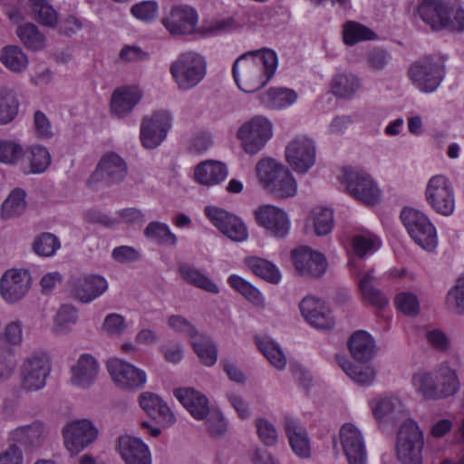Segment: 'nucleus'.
<instances>
[{
    "label": "nucleus",
    "instance_id": "obj_49",
    "mask_svg": "<svg viewBox=\"0 0 464 464\" xmlns=\"http://www.w3.org/2000/svg\"><path fill=\"white\" fill-rule=\"evenodd\" d=\"M286 169L284 165L272 159L261 160L256 165L258 179L267 189L278 179L279 174Z\"/></svg>",
    "mask_w": 464,
    "mask_h": 464
},
{
    "label": "nucleus",
    "instance_id": "obj_30",
    "mask_svg": "<svg viewBox=\"0 0 464 464\" xmlns=\"http://www.w3.org/2000/svg\"><path fill=\"white\" fill-rule=\"evenodd\" d=\"M285 431L295 454L300 458H308L311 453V449L305 428L296 420L291 417H285Z\"/></svg>",
    "mask_w": 464,
    "mask_h": 464
},
{
    "label": "nucleus",
    "instance_id": "obj_25",
    "mask_svg": "<svg viewBox=\"0 0 464 464\" xmlns=\"http://www.w3.org/2000/svg\"><path fill=\"white\" fill-rule=\"evenodd\" d=\"M450 12V5L443 0H423L418 7L420 19L436 31L446 29Z\"/></svg>",
    "mask_w": 464,
    "mask_h": 464
},
{
    "label": "nucleus",
    "instance_id": "obj_19",
    "mask_svg": "<svg viewBox=\"0 0 464 464\" xmlns=\"http://www.w3.org/2000/svg\"><path fill=\"white\" fill-rule=\"evenodd\" d=\"M258 226L266 229L276 237H284L288 234L290 223L286 213L275 206L264 205L254 212Z\"/></svg>",
    "mask_w": 464,
    "mask_h": 464
},
{
    "label": "nucleus",
    "instance_id": "obj_57",
    "mask_svg": "<svg viewBox=\"0 0 464 464\" xmlns=\"http://www.w3.org/2000/svg\"><path fill=\"white\" fill-rule=\"evenodd\" d=\"M312 216L314 230L318 236L326 235L332 230L334 224V214L331 209L317 207L314 208Z\"/></svg>",
    "mask_w": 464,
    "mask_h": 464
},
{
    "label": "nucleus",
    "instance_id": "obj_26",
    "mask_svg": "<svg viewBox=\"0 0 464 464\" xmlns=\"http://www.w3.org/2000/svg\"><path fill=\"white\" fill-rule=\"evenodd\" d=\"M142 97L141 90L136 86L119 87L111 97V112L117 118H124L132 111Z\"/></svg>",
    "mask_w": 464,
    "mask_h": 464
},
{
    "label": "nucleus",
    "instance_id": "obj_41",
    "mask_svg": "<svg viewBox=\"0 0 464 464\" xmlns=\"http://www.w3.org/2000/svg\"><path fill=\"white\" fill-rule=\"evenodd\" d=\"M245 264L255 275L270 283L276 284L280 281V272L275 265L266 259L250 256L245 259Z\"/></svg>",
    "mask_w": 464,
    "mask_h": 464
},
{
    "label": "nucleus",
    "instance_id": "obj_4",
    "mask_svg": "<svg viewBox=\"0 0 464 464\" xmlns=\"http://www.w3.org/2000/svg\"><path fill=\"white\" fill-rule=\"evenodd\" d=\"M401 219L417 245L427 251L436 248V229L424 213L412 208H405L401 213Z\"/></svg>",
    "mask_w": 464,
    "mask_h": 464
},
{
    "label": "nucleus",
    "instance_id": "obj_32",
    "mask_svg": "<svg viewBox=\"0 0 464 464\" xmlns=\"http://www.w3.org/2000/svg\"><path fill=\"white\" fill-rule=\"evenodd\" d=\"M349 350L355 361L367 363L375 355V343L368 333L358 331L350 337Z\"/></svg>",
    "mask_w": 464,
    "mask_h": 464
},
{
    "label": "nucleus",
    "instance_id": "obj_37",
    "mask_svg": "<svg viewBox=\"0 0 464 464\" xmlns=\"http://www.w3.org/2000/svg\"><path fill=\"white\" fill-rule=\"evenodd\" d=\"M179 271L182 278L188 284L211 294L219 293L218 286L196 267L188 264H182L179 266Z\"/></svg>",
    "mask_w": 464,
    "mask_h": 464
},
{
    "label": "nucleus",
    "instance_id": "obj_13",
    "mask_svg": "<svg viewBox=\"0 0 464 464\" xmlns=\"http://www.w3.org/2000/svg\"><path fill=\"white\" fill-rule=\"evenodd\" d=\"M65 448L73 455L92 444L98 437V430L87 419L72 420L63 429Z\"/></svg>",
    "mask_w": 464,
    "mask_h": 464
},
{
    "label": "nucleus",
    "instance_id": "obj_51",
    "mask_svg": "<svg viewBox=\"0 0 464 464\" xmlns=\"http://www.w3.org/2000/svg\"><path fill=\"white\" fill-rule=\"evenodd\" d=\"M256 344L267 361L276 369L285 367L286 358L277 343L267 338L257 339Z\"/></svg>",
    "mask_w": 464,
    "mask_h": 464
},
{
    "label": "nucleus",
    "instance_id": "obj_36",
    "mask_svg": "<svg viewBox=\"0 0 464 464\" xmlns=\"http://www.w3.org/2000/svg\"><path fill=\"white\" fill-rule=\"evenodd\" d=\"M24 160L28 167V172L33 174L44 173L52 162L49 150L43 145H32L24 150Z\"/></svg>",
    "mask_w": 464,
    "mask_h": 464
},
{
    "label": "nucleus",
    "instance_id": "obj_12",
    "mask_svg": "<svg viewBox=\"0 0 464 464\" xmlns=\"http://www.w3.org/2000/svg\"><path fill=\"white\" fill-rule=\"evenodd\" d=\"M204 212L212 225L230 240L244 242L247 239V227L237 216L213 206L206 207Z\"/></svg>",
    "mask_w": 464,
    "mask_h": 464
},
{
    "label": "nucleus",
    "instance_id": "obj_35",
    "mask_svg": "<svg viewBox=\"0 0 464 464\" xmlns=\"http://www.w3.org/2000/svg\"><path fill=\"white\" fill-rule=\"evenodd\" d=\"M337 362L342 370L349 376L354 382L368 386L371 385L376 376V372L372 366L366 363L355 365L348 359L343 356H337Z\"/></svg>",
    "mask_w": 464,
    "mask_h": 464
},
{
    "label": "nucleus",
    "instance_id": "obj_29",
    "mask_svg": "<svg viewBox=\"0 0 464 464\" xmlns=\"http://www.w3.org/2000/svg\"><path fill=\"white\" fill-rule=\"evenodd\" d=\"M175 397L197 420H203L209 413L208 401L205 395L193 388H179L174 391Z\"/></svg>",
    "mask_w": 464,
    "mask_h": 464
},
{
    "label": "nucleus",
    "instance_id": "obj_45",
    "mask_svg": "<svg viewBox=\"0 0 464 464\" xmlns=\"http://www.w3.org/2000/svg\"><path fill=\"white\" fill-rule=\"evenodd\" d=\"M0 62L14 72H23L28 65V59L23 50L15 45L3 48Z\"/></svg>",
    "mask_w": 464,
    "mask_h": 464
},
{
    "label": "nucleus",
    "instance_id": "obj_44",
    "mask_svg": "<svg viewBox=\"0 0 464 464\" xmlns=\"http://www.w3.org/2000/svg\"><path fill=\"white\" fill-rule=\"evenodd\" d=\"M77 318V310L72 305H62L53 318V332L57 335L70 333Z\"/></svg>",
    "mask_w": 464,
    "mask_h": 464
},
{
    "label": "nucleus",
    "instance_id": "obj_3",
    "mask_svg": "<svg viewBox=\"0 0 464 464\" xmlns=\"http://www.w3.org/2000/svg\"><path fill=\"white\" fill-rule=\"evenodd\" d=\"M169 72L179 89L188 91L196 87L206 76L207 62L198 53L186 52L171 63Z\"/></svg>",
    "mask_w": 464,
    "mask_h": 464
},
{
    "label": "nucleus",
    "instance_id": "obj_14",
    "mask_svg": "<svg viewBox=\"0 0 464 464\" xmlns=\"http://www.w3.org/2000/svg\"><path fill=\"white\" fill-rule=\"evenodd\" d=\"M343 181L349 193L367 205H373L380 199V190L369 174L362 169H345Z\"/></svg>",
    "mask_w": 464,
    "mask_h": 464
},
{
    "label": "nucleus",
    "instance_id": "obj_2",
    "mask_svg": "<svg viewBox=\"0 0 464 464\" xmlns=\"http://www.w3.org/2000/svg\"><path fill=\"white\" fill-rule=\"evenodd\" d=\"M412 383L416 391L428 400L451 396L459 389L456 372L447 364H441L434 373L419 371L413 375Z\"/></svg>",
    "mask_w": 464,
    "mask_h": 464
},
{
    "label": "nucleus",
    "instance_id": "obj_48",
    "mask_svg": "<svg viewBox=\"0 0 464 464\" xmlns=\"http://www.w3.org/2000/svg\"><path fill=\"white\" fill-rule=\"evenodd\" d=\"M238 27V23L232 16L217 17L203 20L198 33L201 34H218L232 32Z\"/></svg>",
    "mask_w": 464,
    "mask_h": 464
},
{
    "label": "nucleus",
    "instance_id": "obj_61",
    "mask_svg": "<svg viewBox=\"0 0 464 464\" xmlns=\"http://www.w3.org/2000/svg\"><path fill=\"white\" fill-rule=\"evenodd\" d=\"M448 307L457 314H464V277L458 279L455 286L447 295Z\"/></svg>",
    "mask_w": 464,
    "mask_h": 464
},
{
    "label": "nucleus",
    "instance_id": "obj_64",
    "mask_svg": "<svg viewBox=\"0 0 464 464\" xmlns=\"http://www.w3.org/2000/svg\"><path fill=\"white\" fill-rule=\"evenodd\" d=\"M168 324L175 332L184 334L192 340H196L199 335L196 328L185 317L181 315H171L169 317Z\"/></svg>",
    "mask_w": 464,
    "mask_h": 464
},
{
    "label": "nucleus",
    "instance_id": "obj_55",
    "mask_svg": "<svg viewBox=\"0 0 464 464\" xmlns=\"http://www.w3.org/2000/svg\"><path fill=\"white\" fill-rule=\"evenodd\" d=\"M19 102L11 91L0 92V124H7L17 114Z\"/></svg>",
    "mask_w": 464,
    "mask_h": 464
},
{
    "label": "nucleus",
    "instance_id": "obj_22",
    "mask_svg": "<svg viewBox=\"0 0 464 464\" xmlns=\"http://www.w3.org/2000/svg\"><path fill=\"white\" fill-rule=\"evenodd\" d=\"M299 307L302 316L312 326L318 329H330L334 325L331 311L323 300L307 295L301 301Z\"/></svg>",
    "mask_w": 464,
    "mask_h": 464
},
{
    "label": "nucleus",
    "instance_id": "obj_24",
    "mask_svg": "<svg viewBox=\"0 0 464 464\" xmlns=\"http://www.w3.org/2000/svg\"><path fill=\"white\" fill-rule=\"evenodd\" d=\"M117 450L125 464H151L148 446L139 438L121 435L117 440Z\"/></svg>",
    "mask_w": 464,
    "mask_h": 464
},
{
    "label": "nucleus",
    "instance_id": "obj_11",
    "mask_svg": "<svg viewBox=\"0 0 464 464\" xmlns=\"http://www.w3.org/2000/svg\"><path fill=\"white\" fill-rule=\"evenodd\" d=\"M237 135L245 151L248 154H256L272 137V124L267 119L256 116L245 122L238 129Z\"/></svg>",
    "mask_w": 464,
    "mask_h": 464
},
{
    "label": "nucleus",
    "instance_id": "obj_40",
    "mask_svg": "<svg viewBox=\"0 0 464 464\" xmlns=\"http://www.w3.org/2000/svg\"><path fill=\"white\" fill-rule=\"evenodd\" d=\"M297 99L295 91L288 88H271L262 96V102L273 109H283L293 104Z\"/></svg>",
    "mask_w": 464,
    "mask_h": 464
},
{
    "label": "nucleus",
    "instance_id": "obj_20",
    "mask_svg": "<svg viewBox=\"0 0 464 464\" xmlns=\"http://www.w3.org/2000/svg\"><path fill=\"white\" fill-rule=\"evenodd\" d=\"M340 439L349 464H366L367 455L361 430L352 423H345L340 430Z\"/></svg>",
    "mask_w": 464,
    "mask_h": 464
},
{
    "label": "nucleus",
    "instance_id": "obj_1",
    "mask_svg": "<svg viewBox=\"0 0 464 464\" xmlns=\"http://www.w3.org/2000/svg\"><path fill=\"white\" fill-rule=\"evenodd\" d=\"M277 65L276 52L265 48L240 55L233 64L232 73L237 87L251 93L263 88L272 79Z\"/></svg>",
    "mask_w": 464,
    "mask_h": 464
},
{
    "label": "nucleus",
    "instance_id": "obj_5",
    "mask_svg": "<svg viewBox=\"0 0 464 464\" xmlns=\"http://www.w3.org/2000/svg\"><path fill=\"white\" fill-rule=\"evenodd\" d=\"M423 433L417 422L408 420L401 425L397 439L396 453L401 464H421Z\"/></svg>",
    "mask_w": 464,
    "mask_h": 464
},
{
    "label": "nucleus",
    "instance_id": "obj_10",
    "mask_svg": "<svg viewBox=\"0 0 464 464\" xmlns=\"http://www.w3.org/2000/svg\"><path fill=\"white\" fill-rule=\"evenodd\" d=\"M128 173L125 160L114 152L104 154L88 179V184L93 188L101 186H111L121 182Z\"/></svg>",
    "mask_w": 464,
    "mask_h": 464
},
{
    "label": "nucleus",
    "instance_id": "obj_52",
    "mask_svg": "<svg viewBox=\"0 0 464 464\" xmlns=\"http://www.w3.org/2000/svg\"><path fill=\"white\" fill-rule=\"evenodd\" d=\"M191 344L202 363L207 366H212L216 363L218 350L210 340L204 336H198L196 340H192Z\"/></svg>",
    "mask_w": 464,
    "mask_h": 464
},
{
    "label": "nucleus",
    "instance_id": "obj_31",
    "mask_svg": "<svg viewBox=\"0 0 464 464\" xmlns=\"http://www.w3.org/2000/svg\"><path fill=\"white\" fill-rule=\"evenodd\" d=\"M11 438L14 441L27 448L35 449L44 442L46 430L42 422L34 421L29 425L20 426L13 430Z\"/></svg>",
    "mask_w": 464,
    "mask_h": 464
},
{
    "label": "nucleus",
    "instance_id": "obj_15",
    "mask_svg": "<svg viewBox=\"0 0 464 464\" xmlns=\"http://www.w3.org/2000/svg\"><path fill=\"white\" fill-rule=\"evenodd\" d=\"M106 367L113 382L120 388L140 389L147 382V375L143 370L121 359H110Z\"/></svg>",
    "mask_w": 464,
    "mask_h": 464
},
{
    "label": "nucleus",
    "instance_id": "obj_39",
    "mask_svg": "<svg viewBox=\"0 0 464 464\" xmlns=\"http://www.w3.org/2000/svg\"><path fill=\"white\" fill-rule=\"evenodd\" d=\"M374 279L373 271H367L360 278L358 285L366 301L377 307H382L388 301L385 295L373 285Z\"/></svg>",
    "mask_w": 464,
    "mask_h": 464
},
{
    "label": "nucleus",
    "instance_id": "obj_43",
    "mask_svg": "<svg viewBox=\"0 0 464 464\" xmlns=\"http://www.w3.org/2000/svg\"><path fill=\"white\" fill-rule=\"evenodd\" d=\"M362 87L361 79L351 73L337 74L332 80V92L335 96L347 98L358 92Z\"/></svg>",
    "mask_w": 464,
    "mask_h": 464
},
{
    "label": "nucleus",
    "instance_id": "obj_23",
    "mask_svg": "<svg viewBox=\"0 0 464 464\" xmlns=\"http://www.w3.org/2000/svg\"><path fill=\"white\" fill-rule=\"evenodd\" d=\"M100 365L94 356L82 353L70 369V383L72 386L88 389L97 380Z\"/></svg>",
    "mask_w": 464,
    "mask_h": 464
},
{
    "label": "nucleus",
    "instance_id": "obj_60",
    "mask_svg": "<svg viewBox=\"0 0 464 464\" xmlns=\"http://www.w3.org/2000/svg\"><path fill=\"white\" fill-rule=\"evenodd\" d=\"M378 246V238L372 235H358L353 238V249L359 257L372 253Z\"/></svg>",
    "mask_w": 464,
    "mask_h": 464
},
{
    "label": "nucleus",
    "instance_id": "obj_9",
    "mask_svg": "<svg viewBox=\"0 0 464 464\" xmlns=\"http://www.w3.org/2000/svg\"><path fill=\"white\" fill-rule=\"evenodd\" d=\"M161 24L172 36L191 35L198 30V14L188 5H174L164 12Z\"/></svg>",
    "mask_w": 464,
    "mask_h": 464
},
{
    "label": "nucleus",
    "instance_id": "obj_46",
    "mask_svg": "<svg viewBox=\"0 0 464 464\" xmlns=\"http://www.w3.org/2000/svg\"><path fill=\"white\" fill-rule=\"evenodd\" d=\"M371 408L375 418L382 420L401 411L402 405L395 396H380L371 401Z\"/></svg>",
    "mask_w": 464,
    "mask_h": 464
},
{
    "label": "nucleus",
    "instance_id": "obj_62",
    "mask_svg": "<svg viewBox=\"0 0 464 464\" xmlns=\"http://www.w3.org/2000/svg\"><path fill=\"white\" fill-rule=\"evenodd\" d=\"M256 432L261 441L266 446H274L278 440V434L276 427L267 420L261 418L255 422Z\"/></svg>",
    "mask_w": 464,
    "mask_h": 464
},
{
    "label": "nucleus",
    "instance_id": "obj_8",
    "mask_svg": "<svg viewBox=\"0 0 464 464\" xmlns=\"http://www.w3.org/2000/svg\"><path fill=\"white\" fill-rule=\"evenodd\" d=\"M52 371L50 356L45 353H34L24 359L20 370L21 388L25 392H36L46 385Z\"/></svg>",
    "mask_w": 464,
    "mask_h": 464
},
{
    "label": "nucleus",
    "instance_id": "obj_18",
    "mask_svg": "<svg viewBox=\"0 0 464 464\" xmlns=\"http://www.w3.org/2000/svg\"><path fill=\"white\" fill-rule=\"evenodd\" d=\"M31 285V276L24 269H9L0 279V295L7 303L21 300L28 292Z\"/></svg>",
    "mask_w": 464,
    "mask_h": 464
},
{
    "label": "nucleus",
    "instance_id": "obj_16",
    "mask_svg": "<svg viewBox=\"0 0 464 464\" xmlns=\"http://www.w3.org/2000/svg\"><path fill=\"white\" fill-rule=\"evenodd\" d=\"M288 164L298 173H305L315 162V146L305 136L294 138L285 148Z\"/></svg>",
    "mask_w": 464,
    "mask_h": 464
},
{
    "label": "nucleus",
    "instance_id": "obj_34",
    "mask_svg": "<svg viewBox=\"0 0 464 464\" xmlns=\"http://www.w3.org/2000/svg\"><path fill=\"white\" fill-rule=\"evenodd\" d=\"M31 17L43 26L56 28L59 13L47 0H28Z\"/></svg>",
    "mask_w": 464,
    "mask_h": 464
},
{
    "label": "nucleus",
    "instance_id": "obj_28",
    "mask_svg": "<svg viewBox=\"0 0 464 464\" xmlns=\"http://www.w3.org/2000/svg\"><path fill=\"white\" fill-rule=\"evenodd\" d=\"M108 288L107 281L100 276H84L74 280L72 295L82 303H90Z\"/></svg>",
    "mask_w": 464,
    "mask_h": 464
},
{
    "label": "nucleus",
    "instance_id": "obj_54",
    "mask_svg": "<svg viewBox=\"0 0 464 464\" xmlns=\"http://www.w3.org/2000/svg\"><path fill=\"white\" fill-rule=\"evenodd\" d=\"M278 177V179L271 185L268 190L278 198H289L295 196L297 187L291 172L288 169L283 170Z\"/></svg>",
    "mask_w": 464,
    "mask_h": 464
},
{
    "label": "nucleus",
    "instance_id": "obj_21",
    "mask_svg": "<svg viewBox=\"0 0 464 464\" xmlns=\"http://www.w3.org/2000/svg\"><path fill=\"white\" fill-rule=\"evenodd\" d=\"M292 259L296 271L304 276L318 278L327 267L325 257L307 246H302L292 252Z\"/></svg>",
    "mask_w": 464,
    "mask_h": 464
},
{
    "label": "nucleus",
    "instance_id": "obj_53",
    "mask_svg": "<svg viewBox=\"0 0 464 464\" xmlns=\"http://www.w3.org/2000/svg\"><path fill=\"white\" fill-rule=\"evenodd\" d=\"M145 236L151 241L170 244L175 246L177 244L176 236L171 233L168 225L157 221L149 223L144 231Z\"/></svg>",
    "mask_w": 464,
    "mask_h": 464
},
{
    "label": "nucleus",
    "instance_id": "obj_27",
    "mask_svg": "<svg viewBox=\"0 0 464 464\" xmlns=\"http://www.w3.org/2000/svg\"><path fill=\"white\" fill-rule=\"evenodd\" d=\"M140 407L162 427H169L175 422V416L169 407L156 393L146 392L139 397Z\"/></svg>",
    "mask_w": 464,
    "mask_h": 464
},
{
    "label": "nucleus",
    "instance_id": "obj_63",
    "mask_svg": "<svg viewBox=\"0 0 464 464\" xmlns=\"http://www.w3.org/2000/svg\"><path fill=\"white\" fill-rule=\"evenodd\" d=\"M159 6L155 1H143L134 5L130 13L137 19L143 22H150L156 18Z\"/></svg>",
    "mask_w": 464,
    "mask_h": 464
},
{
    "label": "nucleus",
    "instance_id": "obj_56",
    "mask_svg": "<svg viewBox=\"0 0 464 464\" xmlns=\"http://www.w3.org/2000/svg\"><path fill=\"white\" fill-rule=\"evenodd\" d=\"M61 247L58 237L52 233H42L34 241V252L42 256H52Z\"/></svg>",
    "mask_w": 464,
    "mask_h": 464
},
{
    "label": "nucleus",
    "instance_id": "obj_7",
    "mask_svg": "<svg viewBox=\"0 0 464 464\" xmlns=\"http://www.w3.org/2000/svg\"><path fill=\"white\" fill-rule=\"evenodd\" d=\"M408 75L420 92H432L442 82L444 67L439 58L424 56L410 66Z\"/></svg>",
    "mask_w": 464,
    "mask_h": 464
},
{
    "label": "nucleus",
    "instance_id": "obj_6",
    "mask_svg": "<svg viewBox=\"0 0 464 464\" xmlns=\"http://www.w3.org/2000/svg\"><path fill=\"white\" fill-rule=\"evenodd\" d=\"M427 204L439 215L449 217L455 209V192L452 182L444 175L432 176L425 188Z\"/></svg>",
    "mask_w": 464,
    "mask_h": 464
},
{
    "label": "nucleus",
    "instance_id": "obj_59",
    "mask_svg": "<svg viewBox=\"0 0 464 464\" xmlns=\"http://www.w3.org/2000/svg\"><path fill=\"white\" fill-rule=\"evenodd\" d=\"M0 340L8 346H18L23 342V324L21 321L8 323L0 333Z\"/></svg>",
    "mask_w": 464,
    "mask_h": 464
},
{
    "label": "nucleus",
    "instance_id": "obj_58",
    "mask_svg": "<svg viewBox=\"0 0 464 464\" xmlns=\"http://www.w3.org/2000/svg\"><path fill=\"white\" fill-rule=\"evenodd\" d=\"M23 147L14 140H0V162L15 164L24 157Z\"/></svg>",
    "mask_w": 464,
    "mask_h": 464
},
{
    "label": "nucleus",
    "instance_id": "obj_47",
    "mask_svg": "<svg viewBox=\"0 0 464 464\" xmlns=\"http://www.w3.org/2000/svg\"><path fill=\"white\" fill-rule=\"evenodd\" d=\"M227 282L233 289L240 293L254 305L261 308L265 307V298L258 291V289L252 285L250 283L236 275L230 276L227 279Z\"/></svg>",
    "mask_w": 464,
    "mask_h": 464
},
{
    "label": "nucleus",
    "instance_id": "obj_38",
    "mask_svg": "<svg viewBox=\"0 0 464 464\" xmlns=\"http://www.w3.org/2000/svg\"><path fill=\"white\" fill-rule=\"evenodd\" d=\"M22 44L28 49L41 50L45 45V36L33 23L19 25L15 31Z\"/></svg>",
    "mask_w": 464,
    "mask_h": 464
},
{
    "label": "nucleus",
    "instance_id": "obj_50",
    "mask_svg": "<svg viewBox=\"0 0 464 464\" xmlns=\"http://www.w3.org/2000/svg\"><path fill=\"white\" fill-rule=\"evenodd\" d=\"M26 208L25 192L15 188L2 204L1 215L5 219L21 215Z\"/></svg>",
    "mask_w": 464,
    "mask_h": 464
},
{
    "label": "nucleus",
    "instance_id": "obj_17",
    "mask_svg": "<svg viewBox=\"0 0 464 464\" xmlns=\"http://www.w3.org/2000/svg\"><path fill=\"white\" fill-rule=\"evenodd\" d=\"M170 127V116L166 111H158L145 117L140 125V140L146 149H155L167 136Z\"/></svg>",
    "mask_w": 464,
    "mask_h": 464
},
{
    "label": "nucleus",
    "instance_id": "obj_42",
    "mask_svg": "<svg viewBox=\"0 0 464 464\" xmlns=\"http://www.w3.org/2000/svg\"><path fill=\"white\" fill-rule=\"evenodd\" d=\"M377 34L367 26L348 21L343 26V39L345 44L354 45L362 41L375 40Z\"/></svg>",
    "mask_w": 464,
    "mask_h": 464
},
{
    "label": "nucleus",
    "instance_id": "obj_33",
    "mask_svg": "<svg viewBox=\"0 0 464 464\" xmlns=\"http://www.w3.org/2000/svg\"><path fill=\"white\" fill-rule=\"evenodd\" d=\"M227 175L226 166L216 160H206L199 163L194 172L196 180L207 186L218 184L226 179Z\"/></svg>",
    "mask_w": 464,
    "mask_h": 464
}]
</instances>
